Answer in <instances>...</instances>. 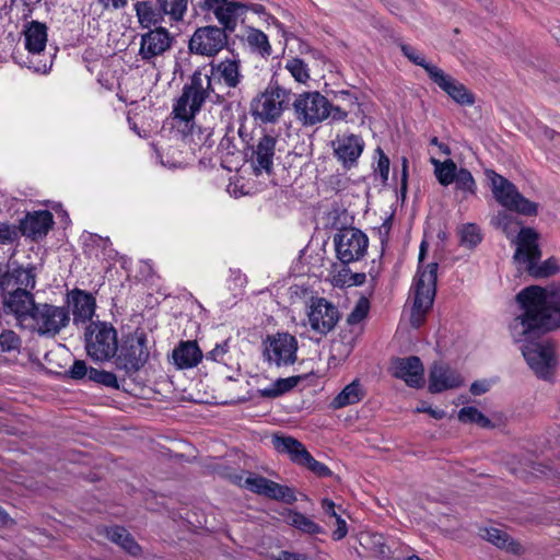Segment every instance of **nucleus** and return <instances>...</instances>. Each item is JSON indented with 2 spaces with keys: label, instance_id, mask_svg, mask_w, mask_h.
<instances>
[{
  "label": "nucleus",
  "instance_id": "nucleus-1",
  "mask_svg": "<svg viewBox=\"0 0 560 560\" xmlns=\"http://www.w3.org/2000/svg\"><path fill=\"white\" fill-rule=\"evenodd\" d=\"M522 313L511 326L515 342L523 343L522 354L532 371L550 380L558 365L555 345L549 340H530L536 331L549 332L560 328V296L539 285H529L516 295Z\"/></svg>",
  "mask_w": 560,
  "mask_h": 560
},
{
  "label": "nucleus",
  "instance_id": "nucleus-2",
  "mask_svg": "<svg viewBox=\"0 0 560 560\" xmlns=\"http://www.w3.org/2000/svg\"><path fill=\"white\" fill-rule=\"evenodd\" d=\"M209 67V71L206 67L196 69L184 85L173 107L176 118L189 121L207 101L222 104L225 96L233 95L232 90L237 89L244 79L241 61L236 58L212 61Z\"/></svg>",
  "mask_w": 560,
  "mask_h": 560
},
{
  "label": "nucleus",
  "instance_id": "nucleus-3",
  "mask_svg": "<svg viewBox=\"0 0 560 560\" xmlns=\"http://www.w3.org/2000/svg\"><path fill=\"white\" fill-rule=\"evenodd\" d=\"M427 253V244L422 242L419 252V267L413 279L411 292L413 294V305L410 315V324L412 327H420L431 310L435 293L438 279V264L430 262L422 266V260Z\"/></svg>",
  "mask_w": 560,
  "mask_h": 560
},
{
  "label": "nucleus",
  "instance_id": "nucleus-4",
  "mask_svg": "<svg viewBox=\"0 0 560 560\" xmlns=\"http://www.w3.org/2000/svg\"><path fill=\"white\" fill-rule=\"evenodd\" d=\"M538 235L530 228L520 230L516 237V249L514 260L524 266V269L535 278H549L560 273V260L556 257H549L539 262L540 249L538 247Z\"/></svg>",
  "mask_w": 560,
  "mask_h": 560
},
{
  "label": "nucleus",
  "instance_id": "nucleus-5",
  "mask_svg": "<svg viewBox=\"0 0 560 560\" xmlns=\"http://www.w3.org/2000/svg\"><path fill=\"white\" fill-rule=\"evenodd\" d=\"M295 119L303 126H314L331 117L343 120L347 113L331 103L318 91L303 92L295 96L293 104Z\"/></svg>",
  "mask_w": 560,
  "mask_h": 560
},
{
  "label": "nucleus",
  "instance_id": "nucleus-6",
  "mask_svg": "<svg viewBox=\"0 0 560 560\" xmlns=\"http://www.w3.org/2000/svg\"><path fill=\"white\" fill-rule=\"evenodd\" d=\"M291 91L271 81L250 103V113L255 119L264 124H272L280 119L288 108Z\"/></svg>",
  "mask_w": 560,
  "mask_h": 560
},
{
  "label": "nucleus",
  "instance_id": "nucleus-7",
  "mask_svg": "<svg viewBox=\"0 0 560 560\" xmlns=\"http://www.w3.org/2000/svg\"><path fill=\"white\" fill-rule=\"evenodd\" d=\"M485 175L494 199L502 207L522 215L537 214L538 205L525 198L512 182L492 170H486Z\"/></svg>",
  "mask_w": 560,
  "mask_h": 560
},
{
  "label": "nucleus",
  "instance_id": "nucleus-8",
  "mask_svg": "<svg viewBox=\"0 0 560 560\" xmlns=\"http://www.w3.org/2000/svg\"><path fill=\"white\" fill-rule=\"evenodd\" d=\"M23 36L27 55L22 63L35 72L46 73L52 65V56L46 51L47 26L32 21L25 25Z\"/></svg>",
  "mask_w": 560,
  "mask_h": 560
},
{
  "label": "nucleus",
  "instance_id": "nucleus-9",
  "mask_svg": "<svg viewBox=\"0 0 560 560\" xmlns=\"http://www.w3.org/2000/svg\"><path fill=\"white\" fill-rule=\"evenodd\" d=\"M88 355L97 362L108 361L118 351L116 329L107 323H91L85 332Z\"/></svg>",
  "mask_w": 560,
  "mask_h": 560
},
{
  "label": "nucleus",
  "instance_id": "nucleus-10",
  "mask_svg": "<svg viewBox=\"0 0 560 560\" xmlns=\"http://www.w3.org/2000/svg\"><path fill=\"white\" fill-rule=\"evenodd\" d=\"M147 343L148 338L143 331H136L126 337L115 358L116 369L124 371L128 376L139 372L149 359Z\"/></svg>",
  "mask_w": 560,
  "mask_h": 560
},
{
  "label": "nucleus",
  "instance_id": "nucleus-11",
  "mask_svg": "<svg viewBox=\"0 0 560 560\" xmlns=\"http://www.w3.org/2000/svg\"><path fill=\"white\" fill-rule=\"evenodd\" d=\"M337 258L345 265L361 260L369 247V237L359 229L343 228L334 236Z\"/></svg>",
  "mask_w": 560,
  "mask_h": 560
},
{
  "label": "nucleus",
  "instance_id": "nucleus-12",
  "mask_svg": "<svg viewBox=\"0 0 560 560\" xmlns=\"http://www.w3.org/2000/svg\"><path fill=\"white\" fill-rule=\"evenodd\" d=\"M298 340L288 332L268 336L264 342V359L270 366L292 365L296 359Z\"/></svg>",
  "mask_w": 560,
  "mask_h": 560
},
{
  "label": "nucleus",
  "instance_id": "nucleus-13",
  "mask_svg": "<svg viewBox=\"0 0 560 560\" xmlns=\"http://www.w3.org/2000/svg\"><path fill=\"white\" fill-rule=\"evenodd\" d=\"M70 320L67 308L47 303L37 304L30 319L32 327L39 335L55 336Z\"/></svg>",
  "mask_w": 560,
  "mask_h": 560
},
{
  "label": "nucleus",
  "instance_id": "nucleus-14",
  "mask_svg": "<svg viewBox=\"0 0 560 560\" xmlns=\"http://www.w3.org/2000/svg\"><path fill=\"white\" fill-rule=\"evenodd\" d=\"M36 285L35 267L23 266L16 260L0 264V293L7 294L14 290L34 289Z\"/></svg>",
  "mask_w": 560,
  "mask_h": 560
},
{
  "label": "nucleus",
  "instance_id": "nucleus-15",
  "mask_svg": "<svg viewBox=\"0 0 560 560\" xmlns=\"http://www.w3.org/2000/svg\"><path fill=\"white\" fill-rule=\"evenodd\" d=\"M228 44V35L221 27L210 25L197 28L189 40L194 54L213 57Z\"/></svg>",
  "mask_w": 560,
  "mask_h": 560
},
{
  "label": "nucleus",
  "instance_id": "nucleus-16",
  "mask_svg": "<svg viewBox=\"0 0 560 560\" xmlns=\"http://www.w3.org/2000/svg\"><path fill=\"white\" fill-rule=\"evenodd\" d=\"M338 308L323 298L313 299L307 310V324L314 332L326 335L339 320Z\"/></svg>",
  "mask_w": 560,
  "mask_h": 560
},
{
  "label": "nucleus",
  "instance_id": "nucleus-17",
  "mask_svg": "<svg viewBox=\"0 0 560 560\" xmlns=\"http://www.w3.org/2000/svg\"><path fill=\"white\" fill-rule=\"evenodd\" d=\"M32 290L33 289L14 290L2 294V307L4 313L13 315L21 324L30 322L37 306Z\"/></svg>",
  "mask_w": 560,
  "mask_h": 560
},
{
  "label": "nucleus",
  "instance_id": "nucleus-18",
  "mask_svg": "<svg viewBox=\"0 0 560 560\" xmlns=\"http://www.w3.org/2000/svg\"><path fill=\"white\" fill-rule=\"evenodd\" d=\"M173 44L170 32L158 26L141 36L139 56L142 60L151 61L167 51Z\"/></svg>",
  "mask_w": 560,
  "mask_h": 560
},
{
  "label": "nucleus",
  "instance_id": "nucleus-19",
  "mask_svg": "<svg viewBox=\"0 0 560 560\" xmlns=\"http://www.w3.org/2000/svg\"><path fill=\"white\" fill-rule=\"evenodd\" d=\"M390 371L393 376L402 380L410 387L419 388L424 384V369L418 357L394 359Z\"/></svg>",
  "mask_w": 560,
  "mask_h": 560
},
{
  "label": "nucleus",
  "instance_id": "nucleus-20",
  "mask_svg": "<svg viewBox=\"0 0 560 560\" xmlns=\"http://www.w3.org/2000/svg\"><path fill=\"white\" fill-rule=\"evenodd\" d=\"M278 138L264 133L252 147L250 162L256 174L262 172L270 174L273 166V156Z\"/></svg>",
  "mask_w": 560,
  "mask_h": 560
},
{
  "label": "nucleus",
  "instance_id": "nucleus-21",
  "mask_svg": "<svg viewBox=\"0 0 560 560\" xmlns=\"http://www.w3.org/2000/svg\"><path fill=\"white\" fill-rule=\"evenodd\" d=\"M464 383L462 375L451 366L434 363L429 374V392L432 394L458 388Z\"/></svg>",
  "mask_w": 560,
  "mask_h": 560
},
{
  "label": "nucleus",
  "instance_id": "nucleus-22",
  "mask_svg": "<svg viewBox=\"0 0 560 560\" xmlns=\"http://www.w3.org/2000/svg\"><path fill=\"white\" fill-rule=\"evenodd\" d=\"M20 223L23 236L38 241L48 234L54 225V218L48 210H39L27 212Z\"/></svg>",
  "mask_w": 560,
  "mask_h": 560
},
{
  "label": "nucleus",
  "instance_id": "nucleus-23",
  "mask_svg": "<svg viewBox=\"0 0 560 560\" xmlns=\"http://www.w3.org/2000/svg\"><path fill=\"white\" fill-rule=\"evenodd\" d=\"M432 70V81L453 101L459 105H472L475 103L474 95L466 89L463 83L445 73L442 69Z\"/></svg>",
  "mask_w": 560,
  "mask_h": 560
},
{
  "label": "nucleus",
  "instance_id": "nucleus-24",
  "mask_svg": "<svg viewBox=\"0 0 560 560\" xmlns=\"http://www.w3.org/2000/svg\"><path fill=\"white\" fill-rule=\"evenodd\" d=\"M213 12L218 22L222 25L224 32H233L236 27L237 21L241 15L246 12V4L233 2L229 0H221L215 3L210 10Z\"/></svg>",
  "mask_w": 560,
  "mask_h": 560
},
{
  "label": "nucleus",
  "instance_id": "nucleus-25",
  "mask_svg": "<svg viewBox=\"0 0 560 560\" xmlns=\"http://www.w3.org/2000/svg\"><path fill=\"white\" fill-rule=\"evenodd\" d=\"M364 148L363 140L355 135H343L336 140L335 153L345 166L357 162Z\"/></svg>",
  "mask_w": 560,
  "mask_h": 560
},
{
  "label": "nucleus",
  "instance_id": "nucleus-26",
  "mask_svg": "<svg viewBox=\"0 0 560 560\" xmlns=\"http://www.w3.org/2000/svg\"><path fill=\"white\" fill-rule=\"evenodd\" d=\"M480 536L485 540L509 553L522 555L525 551L524 546L520 541L515 540L506 532L500 528H483L480 530Z\"/></svg>",
  "mask_w": 560,
  "mask_h": 560
},
{
  "label": "nucleus",
  "instance_id": "nucleus-27",
  "mask_svg": "<svg viewBox=\"0 0 560 560\" xmlns=\"http://www.w3.org/2000/svg\"><path fill=\"white\" fill-rule=\"evenodd\" d=\"M71 300L73 304V322L78 324L91 320L96 306L94 296L77 289L72 291Z\"/></svg>",
  "mask_w": 560,
  "mask_h": 560
},
{
  "label": "nucleus",
  "instance_id": "nucleus-28",
  "mask_svg": "<svg viewBox=\"0 0 560 560\" xmlns=\"http://www.w3.org/2000/svg\"><path fill=\"white\" fill-rule=\"evenodd\" d=\"M202 358V353L195 341L182 342L173 350V360L178 369L196 366Z\"/></svg>",
  "mask_w": 560,
  "mask_h": 560
},
{
  "label": "nucleus",
  "instance_id": "nucleus-29",
  "mask_svg": "<svg viewBox=\"0 0 560 560\" xmlns=\"http://www.w3.org/2000/svg\"><path fill=\"white\" fill-rule=\"evenodd\" d=\"M272 445L277 452L290 455L291 459L300 465H302L305 457L308 456V452L304 445L291 436L273 435Z\"/></svg>",
  "mask_w": 560,
  "mask_h": 560
},
{
  "label": "nucleus",
  "instance_id": "nucleus-30",
  "mask_svg": "<svg viewBox=\"0 0 560 560\" xmlns=\"http://www.w3.org/2000/svg\"><path fill=\"white\" fill-rule=\"evenodd\" d=\"M364 395L365 390L362 384L359 380H354L343 387V389L331 400L330 406L334 409H340L361 401Z\"/></svg>",
  "mask_w": 560,
  "mask_h": 560
},
{
  "label": "nucleus",
  "instance_id": "nucleus-31",
  "mask_svg": "<svg viewBox=\"0 0 560 560\" xmlns=\"http://www.w3.org/2000/svg\"><path fill=\"white\" fill-rule=\"evenodd\" d=\"M138 21L142 27L149 28L164 21L161 8H156L149 1H139L135 4Z\"/></svg>",
  "mask_w": 560,
  "mask_h": 560
},
{
  "label": "nucleus",
  "instance_id": "nucleus-32",
  "mask_svg": "<svg viewBox=\"0 0 560 560\" xmlns=\"http://www.w3.org/2000/svg\"><path fill=\"white\" fill-rule=\"evenodd\" d=\"M282 515L290 526H293L305 534L316 535L323 533V528L317 523L300 512L285 510Z\"/></svg>",
  "mask_w": 560,
  "mask_h": 560
},
{
  "label": "nucleus",
  "instance_id": "nucleus-33",
  "mask_svg": "<svg viewBox=\"0 0 560 560\" xmlns=\"http://www.w3.org/2000/svg\"><path fill=\"white\" fill-rule=\"evenodd\" d=\"M162 10L163 16H167L171 24L184 20L187 12V0H155Z\"/></svg>",
  "mask_w": 560,
  "mask_h": 560
},
{
  "label": "nucleus",
  "instance_id": "nucleus-34",
  "mask_svg": "<svg viewBox=\"0 0 560 560\" xmlns=\"http://www.w3.org/2000/svg\"><path fill=\"white\" fill-rule=\"evenodd\" d=\"M430 162L434 166L435 177L442 186H448L454 182L458 170L453 160L448 159L442 162L435 158H431Z\"/></svg>",
  "mask_w": 560,
  "mask_h": 560
},
{
  "label": "nucleus",
  "instance_id": "nucleus-35",
  "mask_svg": "<svg viewBox=\"0 0 560 560\" xmlns=\"http://www.w3.org/2000/svg\"><path fill=\"white\" fill-rule=\"evenodd\" d=\"M108 539L119 545L130 555H137L140 551L139 545L133 540L130 534L124 527L114 526L106 530Z\"/></svg>",
  "mask_w": 560,
  "mask_h": 560
},
{
  "label": "nucleus",
  "instance_id": "nucleus-36",
  "mask_svg": "<svg viewBox=\"0 0 560 560\" xmlns=\"http://www.w3.org/2000/svg\"><path fill=\"white\" fill-rule=\"evenodd\" d=\"M284 69L291 74L295 82L306 85L311 80L308 65L299 57H289L285 60Z\"/></svg>",
  "mask_w": 560,
  "mask_h": 560
},
{
  "label": "nucleus",
  "instance_id": "nucleus-37",
  "mask_svg": "<svg viewBox=\"0 0 560 560\" xmlns=\"http://www.w3.org/2000/svg\"><path fill=\"white\" fill-rule=\"evenodd\" d=\"M261 495L272 500L293 503L296 500L294 490L290 487L279 485L272 480H267Z\"/></svg>",
  "mask_w": 560,
  "mask_h": 560
},
{
  "label": "nucleus",
  "instance_id": "nucleus-38",
  "mask_svg": "<svg viewBox=\"0 0 560 560\" xmlns=\"http://www.w3.org/2000/svg\"><path fill=\"white\" fill-rule=\"evenodd\" d=\"M246 42L253 51L262 57L270 56L271 45L267 35L257 28H249L246 34Z\"/></svg>",
  "mask_w": 560,
  "mask_h": 560
},
{
  "label": "nucleus",
  "instance_id": "nucleus-39",
  "mask_svg": "<svg viewBox=\"0 0 560 560\" xmlns=\"http://www.w3.org/2000/svg\"><path fill=\"white\" fill-rule=\"evenodd\" d=\"M362 547L370 549L377 558H388L390 550L384 541V537L380 534H365L360 538Z\"/></svg>",
  "mask_w": 560,
  "mask_h": 560
},
{
  "label": "nucleus",
  "instance_id": "nucleus-40",
  "mask_svg": "<svg viewBox=\"0 0 560 560\" xmlns=\"http://www.w3.org/2000/svg\"><path fill=\"white\" fill-rule=\"evenodd\" d=\"M301 381V376H290L287 378H278L272 385L266 387L260 390L261 396L268 398H275L281 396L292 388H294L299 382Z\"/></svg>",
  "mask_w": 560,
  "mask_h": 560
},
{
  "label": "nucleus",
  "instance_id": "nucleus-41",
  "mask_svg": "<svg viewBox=\"0 0 560 560\" xmlns=\"http://www.w3.org/2000/svg\"><path fill=\"white\" fill-rule=\"evenodd\" d=\"M492 223L495 228L500 229L508 237L514 236L516 233L520 234L518 228L520 222L515 217L508 213L506 211H499L493 218Z\"/></svg>",
  "mask_w": 560,
  "mask_h": 560
},
{
  "label": "nucleus",
  "instance_id": "nucleus-42",
  "mask_svg": "<svg viewBox=\"0 0 560 560\" xmlns=\"http://www.w3.org/2000/svg\"><path fill=\"white\" fill-rule=\"evenodd\" d=\"M458 419L463 423H477L481 428L491 427V421L475 407L462 408L458 412Z\"/></svg>",
  "mask_w": 560,
  "mask_h": 560
},
{
  "label": "nucleus",
  "instance_id": "nucleus-43",
  "mask_svg": "<svg viewBox=\"0 0 560 560\" xmlns=\"http://www.w3.org/2000/svg\"><path fill=\"white\" fill-rule=\"evenodd\" d=\"M89 380L110 388L119 387L117 376L113 372L90 368Z\"/></svg>",
  "mask_w": 560,
  "mask_h": 560
},
{
  "label": "nucleus",
  "instance_id": "nucleus-44",
  "mask_svg": "<svg viewBox=\"0 0 560 560\" xmlns=\"http://www.w3.org/2000/svg\"><path fill=\"white\" fill-rule=\"evenodd\" d=\"M267 480L268 479L262 476L255 475V474H248L245 478L240 476L237 478L236 482L241 487H244V488L250 490L252 492L261 495Z\"/></svg>",
  "mask_w": 560,
  "mask_h": 560
},
{
  "label": "nucleus",
  "instance_id": "nucleus-45",
  "mask_svg": "<svg viewBox=\"0 0 560 560\" xmlns=\"http://www.w3.org/2000/svg\"><path fill=\"white\" fill-rule=\"evenodd\" d=\"M400 49L404 56H406L411 62L422 67L427 71L429 78L432 80L431 69H440L439 67L427 62L425 58L409 45H401Z\"/></svg>",
  "mask_w": 560,
  "mask_h": 560
},
{
  "label": "nucleus",
  "instance_id": "nucleus-46",
  "mask_svg": "<svg viewBox=\"0 0 560 560\" xmlns=\"http://www.w3.org/2000/svg\"><path fill=\"white\" fill-rule=\"evenodd\" d=\"M21 233V223L19 225L0 221V244L10 245L19 241Z\"/></svg>",
  "mask_w": 560,
  "mask_h": 560
},
{
  "label": "nucleus",
  "instance_id": "nucleus-47",
  "mask_svg": "<svg viewBox=\"0 0 560 560\" xmlns=\"http://www.w3.org/2000/svg\"><path fill=\"white\" fill-rule=\"evenodd\" d=\"M369 311V300L366 298H360L351 313L348 315L347 323L349 325L361 324L368 317Z\"/></svg>",
  "mask_w": 560,
  "mask_h": 560
},
{
  "label": "nucleus",
  "instance_id": "nucleus-48",
  "mask_svg": "<svg viewBox=\"0 0 560 560\" xmlns=\"http://www.w3.org/2000/svg\"><path fill=\"white\" fill-rule=\"evenodd\" d=\"M460 241L468 247H475L481 242L480 230L476 224L468 223L459 229Z\"/></svg>",
  "mask_w": 560,
  "mask_h": 560
},
{
  "label": "nucleus",
  "instance_id": "nucleus-49",
  "mask_svg": "<svg viewBox=\"0 0 560 560\" xmlns=\"http://www.w3.org/2000/svg\"><path fill=\"white\" fill-rule=\"evenodd\" d=\"M456 188L474 195L476 192V183L471 173L466 168H459L455 176Z\"/></svg>",
  "mask_w": 560,
  "mask_h": 560
},
{
  "label": "nucleus",
  "instance_id": "nucleus-50",
  "mask_svg": "<svg viewBox=\"0 0 560 560\" xmlns=\"http://www.w3.org/2000/svg\"><path fill=\"white\" fill-rule=\"evenodd\" d=\"M345 277H348V279H341V275H332V278H331V283L335 285V287H351V285H361L365 282V273L363 272H360V273H352L351 271L350 272H345Z\"/></svg>",
  "mask_w": 560,
  "mask_h": 560
},
{
  "label": "nucleus",
  "instance_id": "nucleus-51",
  "mask_svg": "<svg viewBox=\"0 0 560 560\" xmlns=\"http://www.w3.org/2000/svg\"><path fill=\"white\" fill-rule=\"evenodd\" d=\"M21 347L20 337L10 329L3 330L0 334V348L3 352L16 351Z\"/></svg>",
  "mask_w": 560,
  "mask_h": 560
},
{
  "label": "nucleus",
  "instance_id": "nucleus-52",
  "mask_svg": "<svg viewBox=\"0 0 560 560\" xmlns=\"http://www.w3.org/2000/svg\"><path fill=\"white\" fill-rule=\"evenodd\" d=\"M302 465H305L308 469H311L318 476H327L330 472L329 468L326 465L316 460L310 453L308 456L305 457Z\"/></svg>",
  "mask_w": 560,
  "mask_h": 560
},
{
  "label": "nucleus",
  "instance_id": "nucleus-53",
  "mask_svg": "<svg viewBox=\"0 0 560 560\" xmlns=\"http://www.w3.org/2000/svg\"><path fill=\"white\" fill-rule=\"evenodd\" d=\"M89 371H90V369H88L84 361L77 360V361H74L73 365L70 368L68 373L71 378L81 380L84 376L89 377Z\"/></svg>",
  "mask_w": 560,
  "mask_h": 560
},
{
  "label": "nucleus",
  "instance_id": "nucleus-54",
  "mask_svg": "<svg viewBox=\"0 0 560 560\" xmlns=\"http://www.w3.org/2000/svg\"><path fill=\"white\" fill-rule=\"evenodd\" d=\"M376 152L380 154L377 170L383 180H387L389 175V159L380 148L376 150Z\"/></svg>",
  "mask_w": 560,
  "mask_h": 560
},
{
  "label": "nucleus",
  "instance_id": "nucleus-55",
  "mask_svg": "<svg viewBox=\"0 0 560 560\" xmlns=\"http://www.w3.org/2000/svg\"><path fill=\"white\" fill-rule=\"evenodd\" d=\"M229 351L228 342H223L221 345H217L208 354L207 358L211 359L215 362H221L224 359V355Z\"/></svg>",
  "mask_w": 560,
  "mask_h": 560
},
{
  "label": "nucleus",
  "instance_id": "nucleus-56",
  "mask_svg": "<svg viewBox=\"0 0 560 560\" xmlns=\"http://www.w3.org/2000/svg\"><path fill=\"white\" fill-rule=\"evenodd\" d=\"M337 528L332 532V538L335 540H341L348 534L347 523L340 515L336 516Z\"/></svg>",
  "mask_w": 560,
  "mask_h": 560
},
{
  "label": "nucleus",
  "instance_id": "nucleus-57",
  "mask_svg": "<svg viewBox=\"0 0 560 560\" xmlns=\"http://www.w3.org/2000/svg\"><path fill=\"white\" fill-rule=\"evenodd\" d=\"M219 149L226 154L233 155L235 151H237V148L234 143V137L225 135L220 141Z\"/></svg>",
  "mask_w": 560,
  "mask_h": 560
},
{
  "label": "nucleus",
  "instance_id": "nucleus-58",
  "mask_svg": "<svg viewBox=\"0 0 560 560\" xmlns=\"http://www.w3.org/2000/svg\"><path fill=\"white\" fill-rule=\"evenodd\" d=\"M105 10H119L127 5L128 0H96Z\"/></svg>",
  "mask_w": 560,
  "mask_h": 560
},
{
  "label": "nucleus",
  "instance_id": "nucleus-59",
  "mask_svg": "<svg viewBox=\"0 0 560 560\" xmlns=\"http://www.w3.org/2000/svg\"><path fill=\"white\" fill-rule=\"evenodd\" d=\"M248 10H249V11H252V12H254V13H256V14H259V15H262V14H264V15H266V16H267L266 21H269V20H270V21H271L273 24H276L277 26H279V25H280V23H279V22H278L273 16L268 15V14L266 13L265 7H264V5H261V4H259V3H252V4H249V5H246V11H248Z\"/></svg>",
  "mask_w": 560,
  "mask_h": 560
},
{
  "label": "nucleus",
  "instance_id": "nucleus-60",
  "mask_svg": "<svg viewBox=\"0 0 560 560\" xmlns=\"http://www.w3.org/2000/svg\"><path fill=\"white\" fill-rule=\"evenodd\" d=\"M418 412H428L433 417L434 419H442L445 416V412L440 409H432L429 405L425 402H422L420 406L416 409Z\"/></svg>",
  "mask_w": 560,
  "mask_h": 560
},
{
  "label": "nucleus",
  "instance_id": "nucleus-61",
  "mask_svg": "<svg viewBox=\"0 0 560 560\" xmlns=\"http://www.w3.org/2000/svg\"><path fill=\"white\" fill-rule=\"evenodd\" d=\"M489 389V385L487 382H474L470 386V392L472 395H481L487 393Z\"/></svg>",
  "mask_w": 560,
  "mask_h": 560
},
{
  "label": "nucleus",
  "instance_id": "nucleus-62",
  "mask_svg": "<svg viewBox=\"0 0 560 560\" xmlns=\"http://www.w3.org/2000/svg\"><path fill=\"white\" fill-rule=\"evenodd\" d=\"M320 505H322L323 511L327 515H330L332 517L338 516V514L335 510L336 505H335L334 501H331L329 499H323Z\"/></svg>",
  "mask_w": 560,
  "mask_h": 560
},
{
  "label": "nucleus",
  "instance_id": "nucleus-63",
  "mask_svg": "<svg viewBox=\"0 0 560 560\" xmlns=\"http://www.w3.org/2000/svg\"><path fill=\"white\" fill-rule=\"evenodd\" d=\"M305 556L289 551H281L278 560H305Z\"/></svg>",
  "mask_w": 560,
  "mask_h": 560
},
{
  "label": "nucleus",
  "instance_id": "nucleus-64",
  "mask_svg": "<svg viewBox=\"0 0 560 560\" xmlns=\"http://www.w3.org/2000/svg\"><path fill=\"white\" fill-rule=\"evenodd\" d=\"M430 144L432 145H435L439 148V150L445 154V155H450L451 154V149L447 144L443 143V142H440L439 139L436 137H433L431 140H430Z\"/></svg>",
  "mask_w": 560,
  "mask_h": 560
}]
</instances>
